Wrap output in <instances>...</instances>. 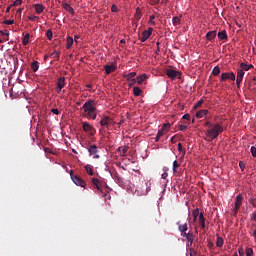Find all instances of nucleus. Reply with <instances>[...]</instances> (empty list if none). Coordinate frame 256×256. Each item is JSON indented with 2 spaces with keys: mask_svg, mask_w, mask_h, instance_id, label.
Masks as SVG:
<instances>
[{
  "mask_svg": "<svg viewBox=\"0 0 256 256\" xmlns=\"http://www.w3.org/2000/svg\"><path fill=\"white\" fill-rule=\"evenodd\" d=\"M204 127L208 129L205 132L207 141L211 142L216 140L220 134L223 133V127L220 124H212L211 122L204 123Z\"/></svg>",
  "mask_w": 256,
  "mask_h": 256,
  "instance_id": "1",
  "label": "nucleus"
},
{
  "mask_svg": "<svg viewBox=\"0 0 256 256\" xmlns=\"http://www.w3.org/2000/svg\"><path fill=\"white\" fill-rule=\"evenodd\" d=\"M97 102L94 99H89L86 103L82 104V117H86L89 120H95L97 118Z\"/></svg>",
  "mask_w": 256,
  "mask_h": 256,
  "instance_id": "2",
  "label": "nucleus"
},
{
  "mask_svg": "<svg viewBox=\"0 0 256 256\" xmlns=\"http://www.w3.org/2000/svg\"><path fill=\"white\" fill-rule=\"evenodd\" d=\"M114 125H116V122H114V120L110 116H103L102 120H100V126L106 127V129H109Z\"/></svg>",
  "mask_w": 256,
  "mask_h": 256,
  "instance_id": "3",
  "label": "nucleus"
},
{
  "mask_svg": "<svg viewBox=\"0 0 256 256\" xmlns=\"http://www.w3.org/2000/svg\"><path fill=\"white\" fill-rule=\"evenodd\" d=\"M137 72H131L129 74H124V79L127 80L128 86L132 87L133 85L137 84Z\"/></svg>",
  "mask_w": 256,
  "mask_h": 256,
  "instance_id": "4",
  "label": "nucleus"
},
{
  "mask_svg": "<svg viewBox=\"0 0 256 256\" xmlns=\"http://www.w3.org/2000/svg\"><path fill=\"white\" fill-rule=\"evenodd\" d=\"M70 176L72 177V181L73 183L78 186V187H82L85 188L86 187V182L83 181L82 178H80V176L78 175H73V171H70Z\"/></svg>",
  "mask_w": 256,
  "mask_h": 256,
  "instance_id": "5",
  "label": "nucleus"
},
{
  "mask_svg": "<svg viewBox=\"0 0 256 256\" xmlns=\"http://www.w3.org/2000/svg\"><path fill=\"white\" fill-rule=\"evenodd\" d=\"M82 131L86 132V134H89L90 137L95 135V128L87 122H82Z\"/></svg>",
  "mask_w": 256,
  "mask_h": 256,
  "instance_id": "6",
  "label": "nucleus"
},
{
  "mask_svg": "<svg viewBox=\"0 0 256 256\" xmlns=\"http://www.w3.org/2000/svg\"><path fill=\"white\" fill-rule=\"evenodd\" d=\"M236 79V75L233 72H225L222 73L221 77H220V82H225V81H235Z\"/></svg>",
  "mask_w": 256,
  "mask_h": 256,
  "instance_id": "7",
  "label": "nucleus"
},
{
  "mask_svg": "<svg viewBox=\"0 0 256 256\" xmlns=\"http://www.w3.org/2000/svg\"><path fill=\"white\" fill-rule=\"evenodd\" d=\"M152 28H148L147 30H144L143 34H141V36H139V41H141V43H145L149 37H151L152 35Z\"/></svg>",
  "mask_w": 256,
  "mask_h": 256,
  "instance_id": "8",
  "label": "nucleus"
},
{
  "mask_svg": "<svg viewBox=\"0 0 256 256\" xmlns=\"http://www.w3.org/2000/svg\"><path fill=\"white\" fill-rule=\"evenodd\" d=\"M166 75L169 77V79H172V80L181 79V73L173 69L166 70Z\"/></svg>",
  "mask_w": 256,
  "mask_h": 256,
  "instance_id": "9",
  "label": "nucleus"
},
{
  "mask_svg": "<svg viewBox=\"0 0 256 256\" xmlns=\"http://www.w3.org/2000/svg\"><path fill=\"white\" fill-rule=\"evenodd\" d=\"M176 225L180 232V235L189 234V233H187V231L189 230L187 223L181 224V222H177Z\"/></svg>",
  "mask_w": 256,
  "mask_h": 256,
  "instance_id": "10",
  "label": "nucleus"
},
{
  "mask_svg": "<svg viewBox=\"0 0 256 256\" xmlns=\"http://www.w3.org/2000/svg\"><path fill=\"white\" fill-rule=\"evenodd\" d=\"M242 79H244V72H242V70H237V76L235 78L237 89L241 88Z\"/></svg>",
  "mask_w": 256,
  "mask_h": 256,
  "instance_id": "11",
  "label": "nucleus"
},
{
  "mask_svg": "<svg viewBox=\"0 0 256 256\" xmlns=\"http://www.w3.org/2000/svg\"><path fill=\"white\" fill-rule=\"evenodd\" d=\"M65 87V77L57 78V93H61Z\"/></svg>",
  "mask_w": 256,
  "mask_h": 256,
  "instance_id": "12",
  "label": "nucleus"
},
{
  "mask_svg": "<svg viewBox=\"0 0 256 256\" xmlns=\"http://www.w3.org/2000/svg\"><path fill=\"white\" fill-rule=\"evenodd\" d=\"M98 150H97V146L95 145H90L89 147V154L90 156H94L95 159H99L100 156L97 154Z\"/></svg>",
  "mask_w": 256,
  "mask_h": 256,
  "instance_id": "13",
  "label": "nucleus"
},
{
  "mask_svg": "<svg viewBox=\"0 0 256 256\" xmlns=\"http://www.w3.org/2000/svg\"><path fill=\"white\" fill-rule=\"evenodd\" d=\"M91 182H92V185H94L95 189H97L100 192H103L102 184H100V181L98 178H92Z\"/></svg>",
  "mask_w": 256,
  "mask_h": 256,
  "instance_id": "14",
  "label": "nucleus"
},
{
  "mask_svg": "<svg viewBox=\"0 0 256 256\" xmlns=\"http://www.w3.org/2000/svg\"><path fill=\"white\" fill-rule=\"evenodd\" d=\"M180 236L185 237V239L189 243L188 247L192 246V244H193V234L192 233L188 232V234L184 233V234H180Z\"/></svg>",
  "mask_w": 256,
  "mask_h": 256,
  "instance_id": "15",
  "label": "nucleus"
},
{
  "mask_svg": "<svg viewBox=\"0 0 256 256\" xmlns=\"http://www.w3.org/2000/svg\"><path fill=\"white\" fill-rule=\"evenodd\" d=\"M33 7L37 15H40L43 13V11H45V6H43L42 4H34Z\"/></svg>",
  "mask_w": 256,
  "mask_h": 256,
  "instance_id": "16",
  "label": "nucleus"
},
{
  "mask_svg": "<svg viewBox=\"0 0 256 256\" xmlns=\"http://www.w3.org/2000/svg\"><path fill=\"white\" fill-rule=\"evenodd\" d=\"M242 195L239 194L236 196V202L234 203V208H236V210H239L241 208L242 205Z\"/></svg>",
  "mask_w": 256,
  "mask_h": 256,
  "instance_id": "17",
  "label": "nucleus"
},
{
  "mask_svg": "<svg viewBox=\"0 0 256 256\" xmlns=\"http://www.w3.org/2000/svg\"><path fill=\"white\" fill-rule=\"evenodd\" d=\"M62 9H64L65 11H67L68 13L75 15V11H73V8L70 6V4L68 3H62Z\"/></svg>",
  "mask_w": 256,
  "mask_h": 256,
  "instance_id": "18",
  "label": "nucleus"
},
{
  "mask_svg": "<svg viewBox=\"0 0 256 256\" xmlns=\"http://www.w3.org/2000/svg\"><path fill=\"white\" fill-rule=\"evenodd\" d=\"M168 130L160 129L158 130L157 136L155 137V143L160 141V138H162L165 134H167Z\"/></svg>",
  "mask_w": 256,
  "mask_h": 256,
  "instance_id": "19",
  "label": "nucleus"
},
{
  "mask_svg": "<svg viewBox=\"0 0 256 256\" xmlns=\"http://www.w3.org/2000/svg\"><path fill=\"white\" fill-rule=\"evenodd\" d=\"M116 71V66L115 65H105V73L107 75H110L111 73Z\"/></svg>",
  "mask_w": 256,
  "mask_h": 256,
  "instance_id": "20",
  "label": "nucleus"
},
{
  "mask_svg": "<svg viewBox=\"0 0 256 256\" xmlns=\"http://www.w3.org/2000/svg\"><path fill=\"white\" fill-rule=\"evenodd\" d=\"M218 39L222 40V41H227L228 40V36H227V31L226 30H222L221 32H218Z\"/></svg>",
  "mask_w": 256,
  "mask_h": 256,
  "instance_id": "21",
  "label": "nucleus"
},
{
  "mask_svg": "<svg viewBox=\"0 0 256 256\" xmlns=\"http://www.w3.org/2000/svg\"><path fill=\"white\" fill-rule=\"evenodd\" d=\"M217 36V32L216 31H209L206 34V39L207 41H212L214 40V38Z\"/></svg>",
  "mask_w": 256,
  "mask_h": 256,
  "instance_id": "22",
  "label": "nucleus"
},
{
  "mask_svg": "<svg viewBox=\"0 0 256 256\" xmlns=\"http://www.w3.org/2000/svg\"><path fill=\"white\" fill-rule=\"evenodd\" d=\"M111 176L117 182V184H122L124 182L123 178L119 177V174H117V172H113Z\"/></svg>",
  "mask_w": 256,
  "mask_h": 256,
  "instance_id": "23",
  "label": "nucleus"
},
{
  "mask_svg": "<svg viewBox=\"0 0 256 256\" xmlns=\"http://www.w3.org/2000/svg\"><path fill=\"white\" fill-rule=\"evenodd\" d=\"M206 115H208V110H199L198 112H196V118L198 119H201Z\"/></svg>",
  "mask_w": 256,
  "mask_h": 256,
  "instance_id": "24",
  "label": "nucleus"
},
{
  "mask_svg": "<svg viewBox=\"0 0 256 256\" xmlns=\"http://www.w3.org/2000/svg\"><path fill=\"white\" fill-rule=\"evenodd\" d=\"M147 76L146 75H139L138 77H136V83H138V85H142L144 81H146Z\"/></svg>",
  "mask_w": 256,
  "mask_h": 256,
  "instance_id": "25",
  "label": "nucleus"
},
{
  "mask_svg": "<svg viewBox=\"0 0 256 256\" xmlns=\"http://www.w3.org/2000/svg\"><path fill=\"white\" fill-rule=\"evenodd\" d=\"M199 225H201L202 229H206L205 218L203 213L199 214Z\"/></svg>",
  "mask_w": 256,
  "mask_h": 256,
  "instance_id": "26",
  "label": "nucleus"
},
{
  "mask_svg": "<svg viewBox=\"0 0 256 256\" xmlns=\"http://www.w3.org/2000/svg\"><path fill=\"white\" fill-rule=\"evenodd\" d=\"M129 148H127L126 146H120L119 148H117V151L120 153V156H125V153H127Z\"/></svg>",
  "mask_w": 256,
  "mask_h": 256,
  "instance_id": "27",
  "label": "nucleus"
},
{
  "mask_svg": "<svg viewBox=\"0 0 256 256\" xmlns=\"http://www.w3.org/2000/svg\"><path fill=\"white\" fill-rule=\"evenodd\" d=\"M30 68L34 73L39 71V62L38 61L32 62V64L30 65Z\"/></svg>",
  "mask_w": 256,
  "mask_h": 256,
  "instance_id": "28",
  "label": "nucleus"
},
{
  "mask_svg": "<svg viewBox=\"0 0 256 256\" xmlns=\"http://www.w3.org/2000/svg\"><path fill=\"white\" fill-rule=\"evenodd\" d=\"M142 93V90L140 89V87L135 86L133 87V95H135L136 97H140Z\"/></svg>",
  "mask_w": 256,
  "mask_h": 256,
  "instance_id": "29",
  "label": "nucleus"
},
{
  "mask_svg": "<svg viewBox=\"0 0 256 256\" xmlns=\"http://www.w3.org/2000/svg\"><path fill=\"white\" fill-rule=\"evenodd\" d=\"M84 168L86 169V173L90 176H94V171L92 170V166L91 165H86L84 166Z\"/></svg>",
  "mask_w": 256,
  "mask_h": 256,
  "instance_id": "30",
  "label": "nucleus"
},
{
  "mask_svg": "<svg viewBox=\"0 0 256 256\" xmlns=\"http://www.w3.org/2000/svg\"><path fill=\"white\" fill-rule=\"evenodd\" d=\"M250 70V68L247 66L246 63H240V70L242 72H248Z\"/></svg>",
  "mask_w": 256,
  "mask_h": 256,
  "instance_id": "31",
  "label": "nucleus"
},
{
  "mask_svg": "<svg viewBox=\"0 0 256 256\" xmlns=\"http://www.w3.org/2000/svg\"><path fill=\"white\" fill-rule=\"evenodd\" d=\"M192 215H193V220L196 221L198 217L200 218L201 213L198 210V208H196L195 210H193Z\"/></svg>",
  "mask_w": 256,
  "mask_h": 256,
  "instance_id": "32",
  "label": "nucleus"
},
{
  "mask_svg": "<svg viewBox=\"0 0 256 256\" xmlns=\"http://www.w3.org/2000/svg\"><path fill=\"white\" fill-rule=\"evenodd\" d=\"M181 24V17L179 16H174L173 17V25L174 26H177V25H180Z\"/></svg>",
  "mask_w": 256,
  "mask_h": 256,
  "instance_id": "33",
  "label": "nucleus"
},
{
  "mask_svg": "<svg viewBox=\"0 0 256 256\" xmlns=\"http://www.w3.org/2000/svg\"><path fill=\"white\" fill-rule=\"evenodd\" d=\"M29 44V34H26L24 38H22V46H27Z\"/></svg>",
  "mask_w": 256,
  "mask_h": 256,
  "instance_id": "34",
  "label": "nucleus"
},
{
  "mask_svg": "<svg viewBox=\"0 0 256 256\" xmlns=\"http://www.w3.org/2000/svg\"><path fill=\"white\" fill-rule=\"evenodd\" d=\"M219 74H220V68H219V66H215L214 69L212 70V75L217 77V76H219Z\"/></svg>",
  "mask_w": 256,
  "mask_h": 256,
  "instance_id": "35",
  "label": "nucleus"
},
{
  "mask_svg": "<svg viewBox=\"0 0 256 256\" xmlns=\"http://www.w3.org/2000/svg\"><path fill=\"white\" fill-rule=\"evenodd\" d=\"M59 55H60L59 51L55 50L54 52L51 53V58L59 60V58H60Z\"/></svg>",
  "mask_w": 256,
  "mask_h": 256,
  "instance_id": "36",
  "label": "nucleus"
},
{
  "mask_svg": "<svg viewBox=\"0 0 256 256\" xmlns=\"http://www.w3.org/2000/svg\"><path fill=\"white\" fill-rule=\"evenodd\" d=\"M22 4H23V0H15V2H13V4L10 5V8L20 6Z\"/></svg>",
  "mask_w": 256,
  "mask_h": 256,
  "instance_id": "37",
  "label": "nucleus"
},
{
  "mask_svg": "<svg viewBox=\"0 0 256 256\" xmlns=\"http://www.w3.org/2000/svg\"><path fill=\"white\" fill-rule=\"evenodd\" d=\"M216 245L218 248H222V246H223V238L222 237H217Z\"/></svg>",
  "mask_w": 256,
  "mask_h": 256,
  "instance_id": "38",
  "label": "nucleus"
},
{
  "mask_svg": "<svg viewBox=\"0 0 256 256\" xmlns=\"http://www.w3.org/2000/svg\"><path fill=\"white\" fill-rule=\"evenodd\" d=\"M73 45V38L72 37H68L67 38V49H70Z\"/></svg>",
  "mask_w": 256,
  "mask_h": 256,
  "instance_id": "39",
  "label": "nucleus"
},
{
  "mask_svg": "<svg viewBox=\"0 0 256 256\" xmlns=\"http://www.w3.org/2000/svg\"><path fill=\"white\" fill-rule=\"evenodd\" d=\"M180 167L179 163L174 160L173 161V173H176L177 172V169Z\"/></svg>",
  "mask_w": 256,
  "mask_h": 256,
  "instance_id": "40",
  "label": "nucleus"
},
{
  "mask_svg": "<svg viewBox=\"0 0 256 256\" xmlns=\"http://www.w3.org/2000/svg\"><path fill=\"white\" fill-rule=\"evenodd\" d=\"M46 37L48 38L49 41H51V39H53V31L47 30Z\"/></svg>",
  "mask_w": 256,
  "mask_h": 256,
  "instance_id": "41",
  "label": "nucleus"
},
{
  "mask_svg": "<svg viewBox=\"0 0 256 256\" xmlns=\"http://www.w3.org/2000/svg\"><path fill=\"white\" fill-rule=\"evenodd\" d=\"M245 255H247V256H253V249H252V248H247V249H245Z\"/></svg>",
  "mask_w": 256,
  "mask_h": 256,
  "instance_id": "42",
  "label": "nucleus"
},
{
  "mask_svg": "<svg viewBox=\"0 0 256 256\" xmlns=\"http://www.w3.org/2000/svg\"><path fill=\"white\" fill-rule=\"evenodd\" d=\"M250 152L252 153L253 158H256V148H255V146H252V148H250Z\"/></svg>",
  "mask_w": 256,
  "mask_h": 256,
  "instance_id": "43",
  "label": "nucleus"
},
{
  "mask_svg": "<svg viewBox=\"0 0 256 256\" xmlns=\"http://www.w3.org/2000/svg\"><path fill=\"white\" fill-rule=\"evenodd\" d=\"M239 168L242 172H244L245 169V163L243 161H239Z\"/></svg>",
  "mask_w": 256,
  "mask_h": 256,
  "instance_id": "44",
  "label": "nucleus"
},
{
  "mask_svg": "<svg viewBox=\"0 0 256 256\" xmlns=\"http://www.w3.org/2000/svg\"><path fill=\"white\" fill-rule=\"evenodd\" d=\"M170 127H171V124H163L161 130L168 131V129H170Z\"/></svg>",
  "mask_w": 256,
  "mask_h": 256,
  "instance_id": "45",
  "label": "nucleus"
},
{
  "mask_svg": "<svg viewBox=\"0 0 256 256\" xmlns=\"http://www.w3.org/2000/svg\"><path fill=\"white\" fill-rule=\"evenodd\" d=\"M189 251H190V256H197V251L195 249L190 248Z\"/></svg>",
  "mask_w": 256,
  "mask_h": 256,
  "instance_id": "46",
  "label": "nucleus"
},
{
  "mask_svg": "<svg viewBox=\"0 0 256 256\" xmlns=\"http://www.w3.org/2000/svg\"><path fill=\"white\" fill-rule=\"evenodd\" d=\"M30 22H35L36 20H39V16H29Z\"/></svg>",
  "mask_w": 256,
  "mask_h": 256,
  "instance_id": "47",
  "label": "nucleus"
},
{
  "mask_svg": "<svg viewBox=\"0 0 256 256\" xmlns=\"http://www.w3.org/2000/svg\"><path fill=\"white\" fill-rule=\"evenodd\" d=\"M154 19H155V16H154V15H150V16H149L150 24H151L152 26L155 25V22L153 21Z\"/></svg>",
  "mask_w": 256,
  "mask_h": 256,
  "instance_id": "48",
  "label": "nucleus"
},
{
  "mask_svg": "<svg viewBox=\"0 0 256 256\" xmlns=\"http://www.w3.org/2000/svg\"><path fill=\"white\" fill-rule=\"evenodd\" d=\"M14 23H15L14 20H5V21H4V24H5V25H13Z\"/></svg>",
  "mask_w": 256,
  "mask_h": 256,
  "instance_id": "49",
  "label": "nucleus"
},
{
  "mask_svg": "<svg viewBox=\"0 0 256 256\" xmlns=\"http://www.w3.org/2000/svg\"><path fill=\"white\" fill-rule=\"evenodd\" d=\"M177 150H178L180 153H182V152L184 151L183 148H182V144H181V143L177 144Z\"/></svg>",
  "mask_w": 256,
  "mask_h": 256,
  "instance_id": "50",
  "label": "nucleus"
},
{
  "mask_svg": "<svg viewBox=\"0 0 256 256\" xmlns=\"http://www.w3.org/2000/svg\"><path fill=\"white\" fill-rule=\"evenodd\" d=\"M187 129V125H179V130L180 131H185Z\"/></svg>",
  "mask_w": 256,
  "mask_h": 256,
  "instance_id": "51",
  "label": "nucleus"
},
{
  "mask_svg": "<svg viewBox=\"0 0 256 256\" xmlns=\"http://www.w3.org/2000/svg\"><path fill=\"white\" fill-rule=\"evenodd\" d=\"M182 120H190V115L189 114H185L184 116H182Z\"/></svg>",
  "mask_w": 256,
  "mask_h": 256,
  "instance_id": "52",
  "label": "nucleus"
},
{
  "mask_svg": "<svg viewBox=\"0 0 256 256\" xmlns=\"http://www.w3.org/2000/svg\"><path fill=\"white\" fill-rule=\"evenodd\" d=\"M201 105H203V100H199L198 103H196L195 108H199Z\"/></svg>",
  "mask_w": 256,
  "mask_h": 256,
  "instance_id": "53",
  "label": "nucleus"
},
{
  "mask_svg": "<svg viewBox=\"0 0 256 256\" xmlns=\"http://www.w3.org/2000/svg\"><path fill=\"white\" fill-rule=\"evenodd\" d=\"M51 112L54 115H59V110L58 109H53V110H51Z\"/></svg>",
  "mask_w": 256,
  "mask_h": 256,
  "instance_id": "54",
  "label": "nucleus"
},
{
  "mask_svg": "<svg viewBox=\"0 0 256 256\" xmlns=\"http://www.w3.org/2000/svg\"><path fill=\"white\" fill-rule=\"evenodd\" d=\"M175 138H176V136L171 137V140H170L171 144H175L176 143Z\"/></svg>",
  "mask_w": 256,
  "mask_h": 256,
  "instance_id": "55",
  "label": "nucleus"
},
{
  "mask_svg": "<svg viewBox=\"0 0 256 256\" xmlns=\"http://www.w3.org/2000/svg\"><path fill=\"white\" fill-rule=\"evenodd\" d=\"M238 211H239V210H236V208H234V210H233V216H234V217H236V215H238Z\"/></svg>",
  "mask_w": 256,
  "mask_h": 256,
  "instance_id": "56",
  "label": "nucleus"
},
{
  "mask_svg": "<svg viewBox=\"0 0 256 256\" xmlns=\"http://www.w3.org/2000/svg\"><path fill=\"white\" fill-rule=\"evenodd\" d=\"M167 177H168L167 172H165V173L162 174V179H167Z\"/></svg>",
  "mask_w": 256,
  "mask_h": 256,
  "instance_id": "57",
  "label": "nucleus"
},
{
  "mask_svg": "<svg viewBox=\"0 0 256 256\" xmlns=\"http://www.w3.org/2000/svg\"><path fill=\"white\" fill-rule=\"evenodd\" d=\"M252 220L256 222V212L252 213Z\"/></svg>",
  "mask_w": 256,
  "mask_h": 256,
  "instance_id": "58",
  "label": "nucleus"
},
{
  "mask_svg": "<svg viewBox=\"0 0 256 256\" xmlns=\"http://www.w3.org/2000/svg\"><path fill=\"white\" fill-rule=\"evenodd\" d=\"M111 11L116 12V11H117L116 6L113 5V6L111 7Z\"/></svg>",
  "mask_w": 256,
  "mask_h": 256,
  "instance_id": "59",
  "label": "nucleus"
},
{
  "mask_svg": "<svg viewBox=\"0 0 256 256\" xmlns=\"http://www.w3.org/2000/svg\"><path fill=\"white\" fill-rule=\"evenodd\" d=\"M253 237L255 238V243H256V228L253 230Z\"/></svg>",
  "mask_w": 256,
  "mask_h": 256,
  "instance_id": "60",
  "label": "nucleus"
},
{
  "mask_svg": "<svg viewBox=\"0 0 256 256\" xmlns=\"http://www.w3.org/2000/svg\"><path fill=\"white\" fill-rule=\"evenodd\" d=\"M2 35L9 37V32H1Z\"/></svg>",
  "mask_w": 256,
  "mask_h": 256,
  "instance_id": "61",
  "label": "nucleus"
},
{
  "mask_svg": "<svg viewBox=\"0 0 256 256\" xmlns=\"http://www.w3.org/2000/svg\"><path fill=\"white\" fill-rule=\"evenodd\" d=\"M16 12L21 14V12H23V8H19Z\"/></svg>",
  "mask_w": 256,
  "mask_h": 256,
  "instance_id": "62",
  "label": "nucleus"
},
{
  "mask_svg": "<svg viewBox=\"0 0 256 256\" xmlns=\"http://www.w3.org/2000/svg\"><path fill=\"white\" fill-rule=\"evenodd\" d=\"M255 201H256V199H254V200L252 201V206L256 208V203H255Z\"/></svg>",
  "mask_w": 256,
  "mask_h": 256,
  "instance_id": "63",
  "label": "nucleus"
},
{
  "mask_svg": "<svg viewBox=\"0 0 256 256\" xmlns=\"http://www.w3.org/2000/svg\"><path fill=\"white\" fill-rule=\"evenodd\" d=\"M248 68L252 69L253 68V65L250 64V65H247Z\"/></svg>",
  "mask_w": 256,
  "mask_h": 256,
  "instance_id": "64",
  "label": "nucleus"
}]
</instances>
